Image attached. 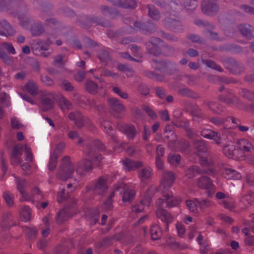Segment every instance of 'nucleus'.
I'll use <instances>...</instances> for the list:
<instances>
[{
    "label": "nucleus",
    "instance_id": "obj_1",
    "mask_svg": "<svg viewBox=\"0 0 254 254\" xmlns=\"http://www.w3.org/2000/svg\"><path fill=\"white\" fill-rule=\"evenodd\" d=\"M76 23L85 28H89L93 24L104 27L112 26L111 22L108 20L103 16L94 14L78 16L76 17Z\"/></svg>",
    "mask_w": 254,
    "mask_h": 254
},
{
    "label": "nucleus",
    "instance_id": "obj_2",
    "mask_svg": "<svg viewBox=\"0 0 254 254\" xmlns=\"http://www.w3.org/2000/svg\"><path fill=\"white\" fill-rule=\"evenodd\" d=\"M74 172L73 163L69 156L64 157L62 160L57 173V177L61 180L66 181L70 178Z\"/></svg>",
    "mask_w": 254,
    "mask_h": 254
},
{
    "label": "nucleus",
    "instance_id": "obj_3",
    "mask_svg": "<svg viewBox=\"0 0 254 254\" xmlns=\"http://www.w3.org/2000/svg\"><path fill=\"white\" fill-rule=\"evenodd\" d=\"M105 146L102 142L98 139H95L88 146L86 156L90 159H93L97 165L100 166L101 161L104 158L101 154H97V151H105Z\"/></svg>",
    "mask_w": 254,
    "mask_h": 254
},
{
    "label": "nucleus",
    "instance_id": "obj_4",
    "mask_svg": "<svg viewBox=\"0 0 254 254\" xmlns=\"http://www.w3.org/2000/svg\"><path fill=\"white\" fill-rule=\"evenodd\" d=\"M107 181V178L106 177H100L95 180L91 185L86 187V192L93 191L96 195H105L108 189Z\"/></svg>",
    "mask_w": 254,
    "mask_h": 254
},
{
    "label": "nucleus",
    "instance_id": "obj_5",
    "mask_svg": "<svg viewBox=\"0 0 254 254\" xmlns=\"http://www.w3.org/2000/svg\"><path fill=\"white\" fill-rule=\"evenodd\" d=\"M164 26L167 29L174 32L183 31V24L181 20L176 16L170 15L162 20Z\"/></svg>",
    "mask_w": 254,
    "mask_h": 254
},
{
    "label": "nucleus",
    "instance_id": "obj_6",
    "mask_svg": "<svg viewBox=\"0 0 254 254\" xmlns=\"http://www.w3.org/2000/svg\"><path fill=\"white\" fill-rule=\"evenodd\" d=\"M115 190H118L120 194H123L122 200L124 202H131L135 195V191L129 188L128 185L121 182L115 185Z\"/></svg>",
    "mask_w": 254,
    "mask_h": 254
},
{
    "label": "nucleus",
    "instance_id": "obj_7",
    "mask_svg": "<svg viewBox=\"0 0 254 254\" xmlns=\"http://www.w3.org/2000/svg\"><path fill=\"white\" fill-rule=\"evenodd\" d=\"M216 171L214 168L205 169L197 165H192L185 170V175L188 179H192L196 175L207 174L214 175Z\"/></svg>",
    "mask_w": 254,
    "mask_h": 254
},
{
    "label": "nucleus",
    "instance_id": "obj_8",
    "mask_svg": "<svg viewBox=\"0 0 254 254\" xmlns=\"http://www.w3.org/2000/svg\"><path fill=\"white\" fill-rule=\"evenodd\" d=\"M40 101L42 110L49 111L54 107V95L53 93L47 91H42L40 96Z\"/></svg>",
    "mask_w": 254,
    "mask_h": 254
},
{
    "label": "nucleus",
    "instance_id": "obj_9",
    "mask_svg": "<svg viewBox=\"0 0 254 254\" xmlns=\"http://www.w3.org/2000/svg\"><path fill=\"white\" fill-rule=\"evenodd\" d=\"M163 197L159 198L157 201V204L161 205V204L165 202L169 208H171L178 206L181 201V200L175 198L172 191H163Z\"/></svg>",
    "mask_w": 254,
    "mask_h": 254
},
{
    "label": "nucleus",
    "instance_id": "obj_10",
    "mask_svg": "<svg viewBox=\"0 0 254 254\" xmlns=\"http://www.w3.org/2000/svg\"><path fill=\"white\" fill-rule=\"evenodd\" d=\"M201 7L203 13L208 15L216 14L219 9L216 0H203Z\"/></svg>",
    "mask_w": 254,
    "mask_h": 254
},
{
    "label": "nucleus",
    "instance_id": "obj_11",
    "mask_svg": "<svg viewBox=\"0 0 254 254\" xmlns=\"http://www.w3.org/2000/svg\"><path fill=\"white\" fill-rule=\"evenodd\" d=\"M75 208L73 205L65 206L57 214L56 221L59 224L63 223L73 215Z\"/></svg>",
    "mask_w": 254,
    "mask_h": 254
},
{
    "label": "nucleus",
    "instance_id": "obj_12",
    "mask_svg": "<svg viewBox=\"0 0 254 254\" xmlns=\"http://www.w3.org/2000/svg\"><path fill=\"white\" fill-rule=\"evenodd\" d=\"M156 215L158 218L165 223V229L166 231H168L169 229V224L174 221V218L173 216L166 209L163 208L162 205L158 206L156 212Z\"/></svg>",
    "mask_w": 254,
    "mask_h": 254
},
{
    "label": "nucleus",
    "instance_id": "obj_13",
    "mask_svg": "<svg viewBox=\"0 0 254 254\" xmlns=\"http://www.w3.org/2000/svg\"><path fill=\"white\" fill-rule=\"evenodd\" d=\"M133 25L136 28L139 29L142 33L146 35L151 34L157 30L156 25L151 22L135 21Z\"/></svg>",
    "mask_w": 254,
    "mask_h": 254
},
{
    "label": "nucleus",
    "instance_id": "obj_14",
    "mask_svg": "<svg viewBox=\"0 0 254 254\" xmlns=\"http://www.w3.org/2000/svg\"><path fill=\"white\" fill-rule=\"evenodd\" d=\"M160 188L164 190L163 191H168L174 183L175 175L172 172L166 171L163 173Z\"/></svg>",
    "mask_w": 254,
    "mask_h": 254
},
{
    "label": "nucleus",
    "instance_id": "obj_15",
    "mask_svg": "<svg viewBox=\"0 0 254 254\" xmlns=\"http://www.w3.org/2000/svg\"><path fill=\"white\" fill-rule=\"evenodd\" d=\"M152 62L154 64V68L162 72H165L169 68L174 67L176 65L175 63L172 62L168 60L158 61L156 59H153Z\"/></svg>",
    "mask_w": 254,
    "mask_h": 254
},
{
    "label": "nucleus",
    "instance_id": "obj_16",
    "mask_svg": "<svg viewBox=\"0 0 254 254\" xmlns=\"http://www.w3.org/2000/svg\"><path fill=\"white\" fill-rule=\"evenodd\" d=\"M241 35L248 40L254 39V27L248 23H241L238 26Z\"/></svg>",
    "mask_w": 254,
    "mask_h": 254
},
{
    "label": "nucleus",
    "instance_id": "obj_17",
    "mask_svg": "<svg viewBox=\"0 0 254 254\" xmlns=\"http://www.w3.org/2000/svg\"><path fill=\"white\" fill-rule=\"evenodd\" d=\"M149 190L147 191L144 198L140 200L139 203H135L132 206L131 209L133 212L135 213L141 212L143 210L144 206H149L152 200V196L149 195Z\"/></svg>",
    "mask_w": 254,
    "mask_h": 254
},
{
    "label": "nucleus",
    "instance_id": "obj_18",
    "mask_svg": "<svg viewBox=\"0 0 254 254\" xmlns=\"http://www.w3.org/2000/svg\"><path fill=\"white\" fill-rule=\"evenodd\" d=\"M108 104L110 109L113 112L121 113L126 110V107L122 102L115 98H109L108 99Z\"/></svg>",
    "mask_w": 254,
    "mask_h": 254
},
{
    "label": "nucleus",
    "instance_id": "obj_19",
    "mask_svg": "<svg viewBox=\"0 0 254 254\" xmlns=\"http://www.w3.org/2000/svg\"><path fill=\"white\" fill-rule=\"evenodd\" d=\"M197 187L201 189H206L208 191H214V186L210 178L206 176H201L199 178L196 182Z\"/></svg>",
    "mask_w": 254,
    "mask_h": 254
},
{
    "label": "nucleus",
    "instance_id": "obj_20",
    "mask_svg": "<svg viewBox=\"0 0 254 254\" xmlns=\"http://www.w3.org/2000/svg\"><path fill=\"white\" fill-rule=\"evenodd\" d=\"M125 169L128 171H134L143 166L141 161H135L129 158H126L123 161Z\"/></svg>",
    "mask_w": 254,
    "mask_h": 254
},
{
    "label": "nucleus",
    "instance_id": "obj_21",
    "mask_svg": "<svg viewBox=\"0 0 254 254\" xmlns=\"http://www.w3.org/2000/svg\"><path fill=\"white\" fill-rule=\"evenodd\" d=\"M68 118L71 121H74L75 125L78 128H81L84 126V117L80 112H71L68 115Z\"/></svg>",
    "mask_w": 254,
    "mask_h": 254
},
{
    "label": "nucleus",
    "instance_id": "obj_22",
    "mask_svg": "<svg viewBox=\"0 0 254 254\" xmlns=\"http://www.w3.org/2000/svg\"><path fill=\"white\" fill-rule=\"evenodd\" d=\"M120 128L129 140L133 139L136 136L137 131L135 127L133 125L125 124L121 126Z\"/></svg>",
    "mask_w": 254,
    "mask_h": 254
},
{
    "label": "nucleus",
    "instance_id": "obj_23",
    "mask_svg": "<svg viewBox=\"0 0 254 254\" xmlns=\"http://www.w3.org/2000/svg\"><path fill=\"white\" fill-rule=\"evenodd\" d=\"M218 99L226 104L231 105L234 103L237 98L230 90H226L225 93L218 96Z\"/></svg>",
    "mask_w": 254,
    "mask_h": 254
},
{
    "label": "nucleus",
    "instance_id": "obj_24",
    "mask_svg": "<svg viewBox=\"0 0 254 254\" xmlns=\"http://www.w3.org/2000/svg\"><path fill=\"white\" fill-rule=\"evenodd\" d=\"M15 225L11 213L7 212L3 214L1 222V227L5 229H9Z\"/></svg>",
    "mask_w": 254,
    "mask_h": 254
},
{
    "label": "nucleus",
    "instance_id": "obj_25",
    "mask_svg": "<svg viewBox=\"0 0 254 254\" xmlns=\"http://www.w3.org/2000/svg\"><path fill=\"white\" fill-rule=\"evenodd\" d=\"M239 151L236 149L235 146L232 144H225L223 148V154L230 158L238 159L239 157L236 155V152Z\"/></svg>",
    "mask_w": 254,
    "mask_h": 254
},
{
    "label": "nucleus",
    "instance_id": "obj_26",
    "mask_svg": "<svg viewBox=\"0 0 254 254\" xmlns=\"http://www.w3.org/2000/svg\"><path fill=\"white\" fill-rule=\"evenodd\" d=\"M238 150L246 152H252L254 151V147L251 142L246 139H240L237 141Z\"/></svg>",
    "mask_w": 254,
    "mask_h": 254
},
{
    "label": "nucleus",
    "instance_id": "obj_27",
    "mask_svg": "<svg viewBox=\"0 0 254 254\" xmlns=\"http://www.w3.org/2000/svg\"><path fill=\"white\" fill-rule=\"evenodd\" d=\"M178 93L181 96H185L193 99H199L201 97L200 95L197 92L188 87L180 88L178 90Z\"/></svg>",
    "mask_w": 254,
    "mask_h": 254
},
{
    "label": "nucleus",
    "instance_id": "obj_28",
    "mask_svg": "<svg viewBox=\"0 0 254 254\" xmlns=\"http://www.w3.org/2000/svg\"><path fill=\"white\" fill-rule=\"evenodd\" d=\"M113 240L118 241L120 238L117 237L116 235L113 236L111 237H105L96 244V247L100 249H106L112 245Z\"/></svg>",
    "mask_w": 254,
    "mask_h": 254
},
{
    "label": "nucleus",
    "instance_id": "obj_29",
    "mask_svg": "<svg viewBox=\"0 0 254 254\" xmlns=\"http://www.w3.org/2000/svg\"><path fill=\"white\" fill-rule=\"evenodd\" d=\"M193 147L198 154L206 153L208 149L205 141L202 139L194 141L193 142Z\"/></svg>",
    "mask_w": 254,
    "mask_h": 254
},
{
    "label": "nucleus",
    "instance_id": "obj_30",
    "mask_svg": "<svg viewBox=\"0 0 254 254\" xmlns=\"http://www.w3.org/2000/svg\"><path fill=\"white\" fill-rule=\"evenodd\" d=\"M149 17L155 21H158L161 17V14L158 9L152 4L147 6Z\"/></svg>",
    "mask_w": 254,
    "mask_h": 254
},
{
    "label": "nucleus",
    "instance_id": "obj_31",
    "mask_svg": "<svg viewBox=\"0 0 254 254\" xmlns=\"http://www.w3.org/2000/svg\"><path fill=\"white\" fill-rule=\"evenodd\" d=\"M151 239L153 241L159 240L162 236V231L161 227L157 224L152 225L150 230Z\"/></svg>",
    "mask_w": 254,
    "mask_h": 254
},
{
    "label": "nucleus",
    "instance_id": "obj_32",
    "mask_svg": "<svg viewBox=\"0 0 254 254\" xmlns=\"http://www.w3.org/2000/svg\"><path fill=\"white\" fill-rule=\"evenodd\" d=\"M23 149V146L20 144L15 145L11 154V163L13 164V160H17L18 162H21L20 160V157L22 155V151Z\"/></svg>",
    "mask_w": 254,
    "mask_h": 254
},
{
    "label": "nucleus",
    "instance_id": "obj_33",
    "mask_svg": "<svg viewBox=\"0 0 254 254\" xmlns=\"http://www.w3.org/2000/svg\"><path fill=\"white\" fill-rule=\"evenodd\" d=\"M101 13L105 15H109L114 17L119 14V11L114 8H112L107 5H101L99 7Z\"/></svg>",
    "mask_w": 254,
    "mask_h": 254
},
{
    "label": "nucleus",
    "instance_id": "obj_34",
    "mask_svg": "<svg viewBox=\"0 0 254 254\" xmlns=\"http://www.w3.org/2000/svg\"><path fill=\"white\" fill-rule=\"evenodd\" d=\"M204 103L215 114L220 115L222 112V110L221 109V105L214 101H204Z\"/></svg>",
    "mask_w": 254,
    "mask_h": 254
},
{
    "label": "nucleus",
    "instance_id": "obj_35",
    "mask_svg": "<svg viewBox=\"0 0 254 254\" xmlns=\"http://www.w3.org/2000/svg\"><path fill=\"white\" fill-rule=\"evenodd\" d=\"M172 123L177 127L182 128L184 130L189 126H190V122L189 120L187 119H182L176 118L172 120Z\"/></svg>",
    "mask_w": 254,
    "mask_h": 254
},
{
    "label": "nucleus",
    "instance_id": "obj_36",
    "mask_svg": "<svg viewBox=\"0 0 254 254\" xmlns=\"http://www.w3.org/2000/svg\"><path fill=\"white\" fill-rule=\"evenodd\" d=\"M197 0H185L184 5L188 13H192L196 8Z\"/></svg>",
    "mask_w": 254,
    "mask_h": 254
},
{
    "label": "nucleus",
    "instance_id": "obj_37",
    "mask_svg": "<svg viewBox=\"0 0 254 254\" xmlns=\"http://www.w3.org/2000/svg\"><path fill=\"white\" fill-rule=\"evenodd\" d=\"M230 70L234 74H240L244 70V66L242 64L238 63L235 60H232Z\"/></svg>",
    "mask_w": 254,
    "mask_h": 254
},
{
    "label": "nucleus",
    "instance_id": "obj_38",
    "mask_svg": "<svg viewBox=\"0 0 254 254\" xmlns=\"http://www.w3.org/2000/svg\"><path fill=\"white\" fill-rule=\"evenodd\" d=\"M31 32L32 36H39L45 32V29L41 23H37L32 26Z\"/></svg>",
    "mask_w": 254,
    "mask_h": 254
},
{
    "label": "nucleus",
    "instance_id": "obj_39",
    "mask_svg": "<svg viewBox=\"0 0 254 254\" xmlns=\"http://www.w3.org/2000/svg\"><path fill=\"white\" fill-rule=\"evenodd\" d=\"M98 85L91 80H87L85 83L86 90L93 95H95L98 92Z\"/></svg>",
    "mask_w": 254,
    "mask_h": 254
},
{
    "label": "nucleus",
    "instance_id": "obj_40",
    "mask_svg": "<svg viewBox=\"0 0 254 254\" xmlns=\"http://www.w3.org/2000/svg\"><path fill=\"white\" fill-rule=\"evenodd\" d=\"M97 57L103 62H108L111 61V57L109 52L106 49H100L97 53Z\"/></svg>",
    "mask_w": 254,
    "mask_h": 254
},
{
    "label": "nucleus",
    "instance_id": "obj_41",
    "mask_svg": "<svg viewBox=\"0 0 254 254\" xmlns=\"http://www.w3.org/2000/svg\"><path fill=\"white\" fill-rule=\"evenodd\" d=\"M138 176L141 182L148 180L151 176V170L150 168H144L138 171Z\"/></svg>",
    "mask_w": 254,
    "mask_h": 254
},
{
    "label": "nucleus",
    "instance_id": "obj_42",
    "mask_svg": "<svg viewBox=\"0 0 254 254\" xmlns=\"http://www.w3.org/2000/svg\"><path fill=\"white\" fill-rule=\"evenodd\" d=\"M59 104L61 109L63 111L65 109L70 110L73 108L71 102L64 96L60 99Z\"/></svg>",
    "mask_w": 254,
    "mask_h": 254
},
{
    "label": "nucleus",
    "instance_id": "obj_43",
    "mask_svg": "<svg viewBox=\"0 0 254 254\" xmlns=\"http://www.w3.org/2000/svg\"><path fill=\"white\" fill-rule=\"evenodd\" d=\"M0 59L6 64L10 65L13 64L14 63L13 58L8 55L6 53L0 48Z\"/></svg>",
    "mask_w": 254,
    "mask_h": 254
},
{
    "label": "nucleus",
    "instance_id": "obj_44",
    "mask_svg": "<svg viewBox=\"0 0 254 254\" xmlns=\"http://www.w3.org/2000/svg\"><path fill=\"white\" fill-rule=\"evenodd\" d=\"M0 25L1 27L6 32L8 35L11 36L13 35L15 31L9 23L4 19L0 21Z\"/></svg>",
    "mask_w": 254,
    "mask_h": 254
},
{
    "label": "nucleus",
    "instance_id": "obj_45",
    "mask_svg": "<svg viewBox=\"0 0 254 254\" xmlns=\"http://www.w3.org/2000/svg\"><path fill=\"white\" fill-rule=\"evenodd\" d=\"M26 89L32 96H35L38 94V86L33 81H30L27 83Z\"/></svg>",
    "mask_w": 254,
    "mask_h": 254
},
{
    "label": "nucleus",
    "instance_id": "obj_46",
    "mask_svg": "<svg viewBox=\"0 0 254 254\" xmlns=\"http://www.w3.org/2000/svg\"><path fill=\"white\" fill-rule=\"evenodd\" d=\"M145 76L156 81H162L163 80L164 77L163 75L155 73L154 71L146 70L144 72Z\"/></svg>",
    "mask_w": 254,
    "mask_h": 254
},
{
    "label": "nucleus",
    "instance_id": "obj_47",
    "mask_svg": "<svg viewBox=\"0 0 254 254\" xmlns=\"http://www.w3.org/2000/svg\"><path fill=\"white\" fill-rule=\"evenodd\" d=\"M241 201L245 205H252L254 202V192L249 191L248 194L242 196Z\"/></svg>",
    "mask_w": 254,
    "mask_h": 254
},
{
    "label": "nucleus",
    "instance_id": "obj_48",
    "mask_svg": "<svg viewBox=\"0 0 254 254\" xmlns=\"http://www.w3.org/2000/svg\"><path fill=\"white\" fill-rule=\"evenodd\" d=\"M225 174L229 179L240 180L242 177L240 173L232 169H226Z\"/></svg>",
    "mask_w": 254,
    "mask_h": 254
},
{
    "label": "nucleus",
    "instance_id": "obj_49",
    "mask_svg": "<svg viewBox=\"0 0 254 254\" xmlns=\"http://www.w3.org/2000/svg\"><path fill=\"white\" fill-rule=\"evenodd\" d=\"M58 158V154H57L55 152H54L51 154L48 164V169L50 171H53L55 169L57 166Z\"/></svg>",
    "mask_w": 254,
    "mask_h": 254
},
{
    "label": "nucleus",
    "instance_id": "obj_50",
    "mask_svg": "<svg viewBox=\"0 0 254 254\" xmlns=\"http://www.w3.org/2000/svg\"><path fill=\"white\" fill-rule=\"evenodd\" d=\"M199 164L201 165V168L205 169L213 168V162L211 159H208L205 157H201L199 160Z\"/></svg>",
    "mask_w": 254,
    "mask_h": 254
},
{
    "label": "nucleus",
    "instance_id": "obj_51",
    "mask_svg": "<svg viewBox=\"0 0 254 254\" xmlns=\"http://www.w3.org/2000/svg\"><path fill=\"white\" fill-rule=\"evenodd\" d=\"M119 6L125 8L132 9L136 7V3L135 0H121Z\"/></svg>",
    "mask_w": 254,
    "mask_h": 254
},
{
    "label": "nucleus",
    "instance_id": "obj_52",
    "mask_svg": "<svg viewBox=\"0 0 254 254\" xmlns=\"http://www.w3.org/2000/svg\"><path fill=\"white\" fill-rule=\"evenodd\" d=\"M59 85L63 89L67 92H72L74 90V87L72 83L66 79H62Z\"/></svg>",
    "mask_w": 254,
    "mask_h": 254
},
{
    "label": "nucleus",
    "instance_id": "obj_53",
    "mask_svg": "<svg viewBox=\"0 0 254 254\" xmlns=\"http://www.w3.org/2000/svg\"><path fill=\"white\" fill-rule=\"evenodd\" d=\"M30 209L29 206H26L23 207L20 213L21 218L22 221L27 222L31 219Z\"/></svg>",
    "mask_w": 254,
    "mask_h": 254
},
{
    "label": "nucleus",
    "instance_id": "obj_54",
    "mask_svg": "<svg viewBox=\"0 0 254 254\" xmlns=\"http://www.w3.org/2000/svg\"><path fill=\"white\" fill-rule=\"evenodd\" d=\"M194 201L199 206L201 210H204L206 208L209 207L211 205L210 201L202 198H194Z\"/></svg>",
    "mask_w": 254,
    "mask_h": 254
},
{
    "label": "nucleus",
    "instance_id": "obj_55",
    "mask_svg": "<svg viewBox=\"0 0 254 254\" xmlns=\"http://www.w3.org/2000/svg\"><path fill=\"white\" fill-rule=\"evenodd\" d=\"M80 166L85 171H90L93 168L92 162L91 160L88 159H84L79 163Z\"/></svg>",
    "mask_w": 254,
    "mask_h": 254
},
{
    "label": "nucleus",
    "instance_id": "obj_56",
    "mask_svg": "<svg viewBox=\"0 0 254 254\" xmlns=\"http://www.w3.org/2000/svg\"><path fill=\"white\" fill-rule=\"evenodd\" d=\"M169 5L173 11L178 12L181 8L182 4L180 0H170Z\"/></svg>",
    "mask_w": 254,
    "mask_h": 254
},
{
    "label": "nucleus",
    "instance_id": "obj_57",
    "mask_svg": "<svg viewBox=\"0 0 254 254\" xmlns=\"http://www.w3.org/2000/svg\"><path fill=\"white\" fill-rule=\"evenodd\" d=\"M24 232L28 239H33L36 238L37 233V230L34 227H26Z\"/></svg>",
    "mask_w": 254,
    "mask_h": 254
},
{
    "label": "nucleus",
    "instance_id": "obj_58",
    "mask_svg": "<svg viewBox=\"0 0 254 254\" xmlns=\"http://www.w3.org/2000/svg\"><path fill=\"white\" fill-rule=\"evenodd\" d=\"M26 63L30 64L32 68L36 71H38L40 69V65L38 61L31 57H28L25 60Z\"/></svg>",
    "mask_w": 254,
    "mask_h": 254
},
{
    "label": "nucleus",
    "instance_id": "obj_59",
    "mask_svg": "<svg viewBox=\"0 0 254 254\" xmlns=\"http://www.w3.org/2000/svg\"><path fill=\"white\" fill-rule=\"evenodd\" d=\"M181 160V156L178 154H169L168 157V161L171 164L178 166Z\"/></svg>",
    "mask_w": 254,
    "mask_h": 254
},
{
    "label": "nucleus",
    "instance_id": "obj_60",
    "mask_svg": "<svg viewBox=\"0 0 254 254\" xmlns=\"http://www.w3.org/2000/svg\"><path fill=\"white\" fill-rule=\"evenodd\" d=\"M16 184L19 192L24 190L25 188L27 186V181L25 179L20 178H16Z\"/></svg>",
    "mask_w": 254,
    "mask_h": 254
},
{
    "label": "nucleus",
    "instance_id": "obj_61",
    "mask_svg": "<svg viewBox=\"0 0 254 254\" xmlns=\"http://www.w3.org/2000/svg\"><path fill=\"white\" fill-rule=\"evenodd\" d=\"M2 197L8 206H13L14 204L13 196L9 191L4 192L2 194Z\"/></svg>",
    "mask_w": 254,
    "mask_h": 254
},
{
    "label": "nucleus",
    "instance_id": "obj_62",
    "mask_svg": "<svg viewBox=\"0 0 254 254\" xmlns=\"http://www.w3.org/2000/svg\"><path fill=\"white\" fill-rule=\"evenodd\" d=\"M64 55H59L55 57L53 61V65L57 67L64 65L66 63V61L64 60Z\"/></svg>",
    "mask_w": 254,
    "mask_h": 254
},
{
    "label": "nucleus",
    "instance_id": "obj_63",
    "mask_svg": "<svg viewBox=\"0 0 254 254\" xmlns=\"http://www.w3.org/2000/svg\"><path fill=\"white\" fill-rule=\"evenodd\" d=\"M31 195L33 198L39 200H41L44 198V196L41 191L38 187H35L32 189L31 191Z\"/></svg>",
    "mask_w": 254,
    "mask_h": 254
},
{
    "label": "nucleus",
    "instance_id": "obj_64",
    "mask_svg": "<svg viewBox=\"0 0 254 254\" xmlns=\"http://www.w3.org/2000/svg\"><path fill=\"white\" fill-rule=\"evenodd\" d=\"M187 38L193 43L202 44L205 42L204 39L197 34H191L189 35Z\"/></svg>",
    "mask_w": 254,
    "mask_h": 254
}]
</instances>
